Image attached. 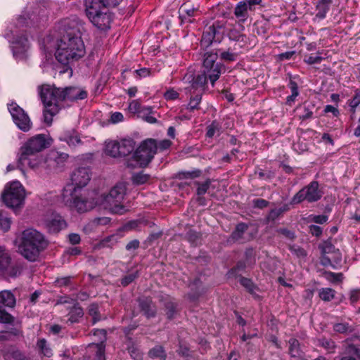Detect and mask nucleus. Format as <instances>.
<instances>
[{
	"instance_id": "1",
	"label": "nucleus",
	"mask_w": 360,
	"mask_h": 360,
	"mask_svg": "<svg viewBox=\"0 0 360 360\" xmlns=\"http://www.w3.org/2000/svg\"><path fill=\"white\" fill-rule=\"evenodd\" d=\"M59 27L64 32L60 39L55 56L58 62L66 64L77 60L86 53L82 34L85 31L84 23L77 17L72 16L62 20Z\"/></svg>"
},
{
	"instance_id": "2",
	"label": "nucleus",
	"mask_w": 360,
	"mask_h": 360,
	"mask_svg": "<svg viewBox=\"0 0 360 360\" xmlns=\"http://www.w3.org/2000/svg\"><path fill=\"white\" fill-rule=\"evenodd\" d=\"M172 144V142L169 139L158 141L147 139L140 144L132 157L127 160L126 165L131 169L146 167L152 161L157 153L168 150Z\"/></svg>"
},
{
	"instance_id": "3",
	"label": "nucleus",
	"mask_w": 360,
	"mask_h": 360,
	"mask_svg": "<svg viewBox=\"0 0 360 360\" xmlns=\"http://www.w3.org/2000/svg\"><path fill=\"white\" fill-rule=\"evenodd\" d=\"M95 195L94 192L83 191L72 186H65L61 194L64 205L78 213L89 212L98 206V198Z\"/></svg>"
},
{
	"instance_id": "4",
	"label": "nucleus",
	"mask_w": 360,
	"mask_h": 360,
	"mask_svg": "<svg viewBox=\"0 0 360 360\" xmlns=\"http://www.w3.org/2000/svg\"><path fill=\"white\" fill-rule=\"evenodd\" d=\"M52 139L44 134H37L29 139L20 148L19 163L27 165L32 169L37 168L42 162L39 153L49 147Z\"/></svg>"
},
{
	"instance_id": "5",
	"label": "nucleus",
	"mask_w": 360,
	"mask_h": 360,
	"mask_svg": "<svg viewBox=\"0 0 360 360\" xmlns=\"http://www.w3.org/2000/svg\"><path fill=\"white\" fill-rule=\"evenodd\" d=\"M37 91L44 105V121L50 125L52 123L53 116L64 108L63 88L44 84L38 86Z\"/></svg>"
},
{
	"instance_id": "6",
	"label": "nucleus",
	"mask_w": 360,
	"mask_h": 360,
	"mask_svg": "<svg viewBox=\"0 0 360 360\" xmlns=\"http://www.w3.org/2000/svg\"><path fill=\"white\" fill-rule=\"evenodd\" d=\"M47 245V241L40 232L33 229H27L22 233L18 251L25 259L34 262Z\"/></svg>"
},
{
	"instance_id": "7",
	"label": "nucleus",
	"mask_w": 360,
	"mask_h": 360,
	"mask_svg": "<svg viewBox=\"0 0 360 360\" xmlns=\"http://www.w3.org/2000/svg\"><path fill=\"white\" fill-rule=\"evenodd\" d=\"M127 192L124 183L117 184L106 194L98 198V206L115 214H122L127 210L122 205Z\"/></svg>"
},
{
	"instance_id": "8",
	"label": "nucleus",
	"mask_w": 360,
	"mask_h": 360,
	"mask_svg": "<svg viewBox=\"0 0 360 360\" xmlns=\"http://www.w3.org/2000/svg\"><path fill=\"white\" fill-rule=\"evenodd\" d=\"M2 200L9 208L21 207L25 198V189L18 181H12L5 186L1 195Z\"/></svg>"
},
{
	"instance_id": "9",
	"label": "nucleus",
	"mask_w": 360,
	"mask_h": 360,
	"mask_svg": "<svg viewBox=\"0 0 360 360\" xmlns=\"http://www.w3.org/2000/svg\"><path fill=\"white\" fill-rule=\"evenodd\" d=\"M136 143L131 138L110 141L105 143V153L112 158L125 157L134 151Z\"/></svg>"
},
{
	"instance_id": "10",
	"label": "nucleus",
	"mask_w": 360,
	"mask_h": 360,
	"mask_svg": "<svg viewBox=\"0 0 360 360\" xmlns=\"http://www.w3.org/2000/svg\"><path fill=\"white\" fill-rule=\"evenodd\" d=\"M218 53L217 51H211L205 53L202 62V70L208 75L209 79L213 86L214 82L219 78L223 69V65L217 62Z\"/></svg>"
},
{
	"instance_id": "11",
	"label": "nucleus",
	"mask_w": 360,
	"mask_h": 360,
	"mask_svg": "<svg viewBox=\"0 0 360 360\" xmlns=\"http://www.w3.org/2000/svg\"><path fill=\"white\" fill-rule=\"evenodd\" d=\"M319 183L316 181H311L309 185L300 190L292 198V202L298 204L306 200L308 202H313L319 200L323 192L319 189Z\"/></svg>"
},
{
	"instance_id": "12",
	"label": "nucleus",
	"mask_w": 360,
	"mask_h": 360,
	"mask_svg": "<svg viewBox=\"0 0 360 360\" xmlns=\"http://www.w3.org/2000/svg\"><path fill=\"white\" fill-rule=\"evenodd\" d=\"M8 109L11 113L13 122L17 127L23 131H28L32 126V123L28 115L17 103H12L8 105Z\"/></svg>"
},
{
	"instance_id": "13",
	"label": "nucleus",
	"mask_w": 360,
	"mask_h": 360,
	"mask_svg": "<svg viewBox=\"0 0 360 360\" xmlns=\"http://www.w3.org/2000/svg\"><path fill=\"white\" fill-rule=\"evenodd\" d=\"M261 3L262 0H242L236 5L234 15L239 22H245L248 19L250 13L254 11L255 7Z\"/></svg>"
},
{
	"instance_id": "14",
	"label": "nucleus",
	"mask_w": 360,
	"mask_h": 360,
	"mask_svg": "<svg viewBox=\"0 0 360 360\" xmlns=\"http://www.w3.org/2000/svg\"><path fill=\"white\" fill-rule=\"evenodd\" d=\"M103 9L90 8L86 13V15L91 22L97 27L101 30H105L110 27L111 22V15Z\"/></svg>"
},
{
	"instance_id": "15",
	"label": "nucleus",
	"mask_w": 360,
	"mask_h": 360,
	"mask_svg": "<svg viewBox=\"0 0 360 360\" xmlns=\"http://www.w3.org/2000/svg\"><path fill=\"white\" fill-rule=\"evenodd\" d=\"M91 180V172L88 167H78L75 169L70 176L71 184L73 188L81 189L85 187Z\"/></svg>"
},
{
	"instance_id": "16",
	"label": "nucleus",
	"mask_w": 360,
	"mask_h": 360,
	"mask_svg": "<svg viewBox=\"0 0 360 360\" xmlns=\"http://www.w3.org/2000/svg\"><path fill=\"white\" fill-rule=\"evenodd\" d=\"M87 97V92L77 86L63 88V98L64 108L69 106L72 103L78 100H83Z\"/></svg>"
},
{
	"instance_id": "17",
	"label": "nucleus",
	"mask_w": 360,
	"mask_h": 360,
	"mask_svg": "<svg viewBox=\"0 0 360 360\" xmlns=\"http://www.w3.org/2000/svg\"><path fill=\"white\" fill-rule=\"evenodd\" d=\"M12 50L15 57H20L25 54L30 48V44L25 34H21L15 37L12 41Z\"/></svg>"
},
{
	"instance_id": "18",
	"label": "nucleus",
	"mask_w": 360,
	"mask_h": 360,
	"mask_svg": "<svg viewBox=\"0 0 360 360\" xmlns=\"http://www.w3.org/2000/svg\"><path fill=\"white\" fill-rule=\"evenodd\" d=\"M60 139L66 142L71 148H75L77 146L82 144V141L78 132L72 129L64 131Z\"/></svg>"
},
{
	"instance_id": "19",
	"label": "nucleus",
	"mask_w": 360,
	"mask_h": 360,
	"mask_svg": "<svg viewBox=\"0 0 360 360\" xmlns=\"http://www.w3.org/2000/svg\"><path fill=\"white\" fill-rule=\"evenodd\" d=\"M207 78L209 79L208 75L202 70V74L198 75L191 84L190 93L202 94L207 84Z\"/></svg>"
},
{
	"instance_id": "20",
	"label": "nucleus",
	"mask_w": 360,
	"mask_h": 360,
	"mask_svg": "<svg viewBox=\"0 0 360 360\" xmlns=\"http://www.w3.org/2000/svg\"><path fill=\"white\" fill-rule=\"evenodd\" d=\"M48 230L52 233H57L65 226V222L60 216H55L46 221Z\"/></svg>"
},
{
	"instance_id": "21",
	"label": "nucleus",
	"mask_w": 360,
	"mask_h": 360,
	"mask_svg": "<svg viewBox=\"0 0 360 360\" xmlns=\"http://www.w3.org/2000/svg\"><path fill=\"white\" fill-rule=\"evenodd\" d=\"M165 311L169 320L173 319L178 313L177 303L170 297H167L164 302Z\"/></svg>"
},
{
	"instance_id": "22",
	"label": "nucleus",
	"mask_w": 360,
	"mask_h": 360,
	"mask_svg": "<svg viewBox=\"0 0 360 360\" xmlns=\"http://www.w3.org/2000/svg\"><path fill=\"white\" fill-rule=\"evenodd\" d=\"M141 310L148 317H154L156 314V308L152 300L148 298L143 299L139 303Z\"/></svg>"
},
{
	"instance_id": "23",
	"label": "nucleus",
	"mask_w": 360,
	"mask_h": 360,
	"mask_svg": "<svg viewBox=\"0 0 360 360\" xmlns=\"http://www.w3.org/2000/svg\"><path fill=\"white\" fill-rule=\"evenodd\" d=\"M248 226L245 223L238 224L231 235V239L236 242H243L244 235L248 230Z\"/></svg>"
},
{
	"instance_id": "24",
	"label": "nucleus",
	"mask_w": 360,
	"mask_h": 360,
	"mask_svg": "<svg viewBox=\"0 0 360 360\" xmlns=\"http://www.w3.org/2000/svg\"><path fill=\"white\" fill-rule=\"evenodd\" d=\"M155 114V112L153 111V109L150 106H144L141 108V110L140 111V114L138 115V117L143 119L144 121L150 123V124H155L158 122L157 119L153 116Z\"/></svg>"
},
{
	"instance_id": "25",
	"label": "nucleus",
	"mask_w": 360,
	"mask_h": 360,
	"mask_svg": "<svg viewBox=\"0 0 360 360\" xmlns=\"http://www.w3.org/2000/svg\"><path fill=\"white\" fill-rule=\"evenodd\" d=\"M5 360H27L25 355L18 349L10 347L4 352Z\"/></svg>"
},
{
	"instance_id": "26",
	"label": "nucleus",
	"mask_w": 360,
	"mask_h": 360,
	"mask_svg": "<svg viewBox=\"0 0 360 360\" xmlns=\"http://www.w3.org/2000/svg\"><path fill=\"white\" fill-rule=\"evenodd\" d=\"M332 0H319L316 4L318 11L316 16L319 18H324L327 12L329 11Z\"/></svg>"
},
{
	"instance_id": "27",
	"label": "nucleus",
	"mask_w": 360,
	"mask_h": 360,
	"mask_svg": "<svg viewBox=\"0 0 360 360\" xmlns=\"http://www.w3.org/2000/svg\"><path fill=\"white\" fill-rule=\"evenodd\" d=\"M0 303L8 307H13L15 304L14 295L8 290L0 292Z\"/></svg>"
},
{
	"instance_id": "28",
	"label": "nucleus",
	"mask_w": 360,
	"mask_h": 360,
	"mask_svg": "<svg viewBox=\"0 0 360 360\" xmlns=\"http://www.w3.org/2000/svg\"><path fill=\"white\" fill-rule=\"evenodd\" d=\"M214 27H209L202 34L201 39V45L208 46L210 45L215 37Z\"/></svg>"
},
{
	"instance_id": "29",
	"label": "nucleus",
	"mask_w": 360,
	"mask_h": 360,
	"mask_svg": "<svg viewBox=\"0 0 360 360\" xmlns=\"http://www.w3.org/2000/svg\"><path fill=\"white\" fill-rule=\"evenodd\" d=\"M148 355L153 359H159L160 360H166L167 354L161 345H156L148 352Z\"/></svg>"
},
{
	"instance_id": "30",
	"label": "nucleus",
	"mask_w": 360,
	"mask_h": 360,
	"mask_svg": "<svg viewBox=\"0 0 360 360\" xmlns=\"http://www.w3.org/2000/svg\"><path fill=\"white\" fill-rule=\"evenodd\" d=\"M108 4V0H85L86 12L90 8L105 9L106 5Z\"/></svg>"
},
{
	"instance_id": "31",
	"label": "nucleus",
	"mask_w": 360,
	"mask_h": 360,
	"mask_svg": "<svg viewBox=\"0 0 360 360\" xmlns=\"http://www.w3.org/2000/svg\"><path fill=\"white\" fill-rule=\"evenodd\" d=\"M289 343V353L292 357H299L302 354L299 341L295 338H290Z\"/></svg>"
},
{
	"instance_id": "32",
	"label": "nucleus",
	"mask_w": 360,
	"mask_h": 360,
	"mask_svg": "<svg viewBox=\"0 0 360 360\" xmlns=\"http://www.w3.org/2000/svg\"><path fill=\"white\" fill-rule=\"evenodd\" d=\"M84 315V311L82 307L79 306H74L69 313V318L68 321L71 323L79 321V319Z\"/></svg>"
},
{
	"instance_id": "33",
	"label": "nucleus",
	"mask_w": 360,
	"mask_h": 360,
	"mask_svg": "<svg viewBox=\"0 0 360 360\" xmlns=\"http://www.w3.org/2000/svg\"><path fill=\"white\" fill-rule=\"evenodd\" d=\"M37 346L40 352L44 356L50 357L53 353L51 348L49 347L47 342L45 339H39L37 341Z\"/></svg>"
},
{
	"instance_id": "34",
	"label": "nucleus",
	"mask_w": 360,
	"mask_h": 360,
	"mask_svg": "<svg viewBox=\"0 0 360 360\" xmlns=\"http://www.w3.org/2000/svg\"><path fill=\"white\" fill-rule=\"evenodd\" d=\"M88 314L92 318L93 323L101 320V314L98 305L96 303L91 304L88 307Z\"/></svg>"
},
{
	"instance_id": "35",
	"label": "nucleus",
	"mask_w": 360,
	"mask_h": 360,
	"mask_svg": "<svg viewBox=\"0 0 360 360\" xmlns=\"http://www.w3.org/2000/svg\"><path fill=\"white\" fill-rule=\"evenodd\" d=\"M190 101L187 105V109L193 110L199 108V105L202 99V94L195 93L191 94Z\"/></svg>"
},
{
	"instance_id": "36",
	"label": "nucleus",
	"mask_w": 360,
	"mask_h": 360,
	"mask_svg": "<svg viewBox=\"0 0 360 360\" xmlns=\"http://www.w3.org/2000/svg\"><path fill=\"white\" fill-rule=\"evenodd\" d=\"M11 224V219L8 217L4 211L0 210V229L3 231L6 232L10 229Z\"/></svg>"
},
{
	"instance_id": "37",
	"label": "nucleus",
	"mask_w": 360,
	"mask_h": 360,
	"mask_svg": "<svg viewBox=\"0 0 360 360\" xmlns=\"http://www.w3.org/2000/svg\"><path fill=\"white\" fill-rule=\"evenodd\" d=\"M335 293V291L333 289L330 288H323L319 291V297L322 300L329 302L334 298Z\"/></svg>"
},
{
	"instance_id": "38",
	"label": "nucleus",
	"mask_w": 360,
	"mask_h": 360,
	"mask_svg": "<svg viewBox=\"0 0 360 360\" xmlns=\"http://www.w3.org/2000/svg\"><path fill=\"white\" fill-rule=\"evenodd\" d=\"M131 179L134 184L141 185L149 181L150 176L143 172H138L132 176Z\"/></svg>"
},
{
	"instance_id": "39",
	"label": "nucleus",
	"mask_w": 360,
	"mask_h": 360,
	"mask_svg": "<svg viewBox=\"0 0 360 360\" xmlns=\"http://www.w3.org/2000/svg\"><path fill=\"white\" fill-rule=\"evenodd\" d=\"M221 132V127L219 122L214 121L210 125H209L207 128V136L209 138H212L215 135L219 136Z\"/></svg>"
},
{
	"instance_id": "40",
	"label": "nucleus",
	"mask_w": 360,
	"mask_h": 360,
	"mask_svg": "<svg viewBox=\"0 0 360 360\" xmlns=\"http://www.w3.org/2000/svg\"><path fill=\"white\" fill-rule=\"evenodd\" d=\"M314 108V105H311V104H309V105H306L304 104V106H303V112L299 115V118L300 120H308V119H310L313 117V110Z\"/></svg>"
},
{
	"instance_id": "41",
	"label": "nucleus",
	"mask_w": 360,
	"mask_h": 360,
	"mask_svg": "<svg viewBox=\"0 0 360 360\" xmlns=\"http://www.w3.org/2000/svg\"><path fill=\"white\" fill-rule=\"evenodd\" d=\"M143 107L144 106L141 105L140 100H132L129 103L128 110L131 113L137 114V115H139L141 108Z\"/></svg>"
},
{
	"instance_id": "42",
	"label": "nucleus",
	"mask_w": 360,
	"mask_h": 360,
	"mask_svg": "<svg viewBox=\"0 0 360 360\" xmlns=\"http://www.w3.org/2000/svg\"><path fill=\"white\" fill-rule=\"evenodd\" d=\"M10 263V257L4 248L0 247V269H6Z\"/></svg>"
},
{
	"instance_id": "43",
	"label": "nucleus",
	"mask_w": 360,
	"mask_h": 360,
	"mask_svg": "<svg viewBox=\"0 0 360 360\" xmlns=\"http://www.w3.org/2000/svg\"><path fill=\"white\" fill-rule=\"evenodd\" d=\"M319 345L323 347L328 352L332 353L335 347V343L333 340L326 338H321L318 340Z\"/></svg>"
},
{
	"instance_id": "44",
	"label": "nucleus",
	"mask_w": 360,
	"mask_h": 360,
	"mask_svg": "<svg viewBox=\"0 0 360 360\" xmlns=\"http://www.w3.org/2000/svg\"><path fill=\"white\" fill-rule=\"evenodd\" d=\"M348 103L349 107L351 108V111L354 113L356 111V108L360 104V90L356 89L355 91L354 96L353 98L348 101Z\"/></svg>"
},
{
	"instance_id": "45",
	"label": "nucleus",
	"mask_w": 360,
	"mask_h": 360,
	"mask_svg": "<svg viewBox=\"0 0 360 360\" xmlns=\"http://www.w3.org/2000/svg\"><path fill=\"white\" fill-rule=\"evenodd\" d=\"M245 254H246V256H247V264L245 263H243V262H238L237 266H236V269L240 270V269H243L244 268H245L247 266H250L251 264H252L254 262H255V259H252L250 257L252 256L253 255V250L252 249L250 250H248L246 252H245Z\"/></svg>"
},
{
	"instance_id": "46",
	"label": "nucleus",
	"mask_w": 360,
	"mask_h": 360,
	"mask_svg": "<svg viewBox=\"0 0 360 360\" xmlns=\"http://www.w3.org/2000/svg\"><path fill=\"white\" fill-rule=\"evenodd\" d=\"M197 186V194L198 195H204L210 188L211 181L210 179L206 180L205 181L202 183L195 182V183Z\"/></svg>"
},
{
	"instance_id": "47",
	"label": "nucleus",
	"mask_w": 360,
	"mask_h": 360,
	"mask_svg": "<svg viewBox=\"0 0 360 360\" xmlns=\"http://www.w3.org/2000/svg\"><path fill=\"white\" fill-rule=\"evenodd\" d=\"M323 60V58L319 55H307L304 56V61L309 65L319 64Z\"/></svg>"
},
{
	"instance_id": "48",
	"label": "nucleus",
	"mask_w": 360,
	"mask_h": 360,
	"mask_svg": "<svg viewBox=\"0 0 360 360\" xmlns=\"http://www.w3.org/2000/svg\"><path fill=\"white\" fill-rule=\"evenodd\" d=\"M68 158V155L65 153H54L52 154L51 159H53L56 165L60 166L63 165Z\"/></svg>"
},
{
	"instance_id": "49",
	"label": "nucleus",
	"mask_w": 360,
	"mask_h": 360,
	"mask_svg": "<svg viewBox=\"0 0 360 360\" xmlns=\"http://www.w3.org/2000/svg\"><path fill=\"white\" fill-rule=\"evenodd\" d=\"M240 283L244 288H246V290L249 292H250V293L254 292L255 287L250 279L245 278V277H242L240 279Z\"/></svg>"
},
{
	"instance_id": "50",
	"label": "nucleus",
	"mask_w": 360,
	"mask_h": 360,
	"mask_svg": "<svg viewBox=\"0 0 360 360\" xmlns=\"http://www.w3.org/2000/svg\"><path fill=\"white\" fill-rule=\"evenodd\" d=\"M13 321V317L0 308V323H11Z\"/></svg>"
},
{
	"instance_id": "51",
	"label": "nucleus",
	"mask_w": 360,
	"mask_h": 360,
	"mask_svg": "<svg viewBox=\"0 0 360 360\" xmlns=\"http://www.w3.org/2000/svg\"><path fill=\"white\" fill-rule=\"evenodd\" d=\"M289 250L292 254L298 257H304L307 255L305 250L297 245H290Z\"/></svg>"
},
{
	"instance_id": "52",
	"label": "nucleus",
	"mask_w": 360,
	"mask_h": 360,
	"mask_svg": "<svg viewBox=\"0 0 360 360\" xmlns=\"http://www.w3.org/2000/svg\"><path fill=\"white\" fill-rule=\"evenodd\" d=\"M235 34H237L236 30H231L229 33V37L231 40L243 42V44L247 43V37L244 34H238V37H235Z\"/></svg>"
},
{
	"instance_id": "53",
	"label": "nucleus",
	"mask_w": 360,
	"mask_h": 360,
	"mask_svg": "<svg viewBox=\"0 0 360 360\" xmlns=\"http://www.w3.org/2000/svg\"><path fill=\"white\" fill-rule=\"evenodd\" d=\"M96 360H105V347L103 344H97L96 345Z\"/></svg>"
},
{
	"instance_id": "54",
	"label": "nucleus",
	"mask_w": 360,
	"mask_h": 360,
	"mask_svg": "<svg viewBox=\"0 0 360 360\" xmlns=\"http://www.w3.org/2000/svg\"><path fill=\"white\" fill-rule=\"evenodd\" d=\"M221 58L225 61H234L236 60L237 54L230 51H224L220 55Z\"/></svg>"
},
{
	"instance_id": "55",
	"label": "nucleus",
	"mask_w": 360,
	"mask_h": 360,
	"mask_svg": "<svg viewBox=\"0 0 360 360\" xmlns=\"http://www.w3.org/2000/svg\"><path fill=\"white\" fill-rule=\"evenodd\" d=\"M349 324L345 323H338L333 326L335 331L340 333H346L349 329Z\"/></svg>"
},
{
	"instance_id": "56",
	"label": "nucleus",
	"mask_w": 360,
	"mask_h": 360,
	"mask_svg": "<svg viewBox=\"0 0 360 360\" xmlns=\"http://www.w3.org/2000/svg\"><path fill=\"white\" fill-rule=\"evenodd\" d=\"M179 95V94L176 91L173 89H170L165 93L164 97L167 101H173L178 98Z\"/></svg>"
},
{
	"instance_id": "57",
	"label": "nucleus",
	"mask_w": 360,
	"mask_h": 360,
	"mask_svg": "<svg viewBox=\"0 0 360 360\" xmlns=\"http://www.w3.org/2000/svg\"><path fill=\"white\" fill-rule=\"evenodd\" d=\"M309 219L316 224H324L328 220V217L326 215H310Z\"/></svg>"
},
{
	"instance_id": "58",
	"label": "nucleus",
	"mask_w": 360,
	"mask_h": 360,
	"mask_svg": "<svg viewBox=\"0 0 360 360\" xmlns=\"http://www.w3.org/2000/svg\"><path fill=\"white\" fill-rule=\"evenodd\" d=\"M71 281V277H63L56 280V285L58 287L68 286Z\"/></svg>"
},
{
	"instance_id": "59",
	"label": "nucleus",
	"mask_w": 360,
	"mask_h": 360,
	"mask_svg": "<svg viewBox=\"0 0 360 360\" xmlns=\"http://www.w3.org/2000/svg\"><path fill=\"white\" fill-rule=\"evenodd\" d=\"M124 116L120 112H113L110 116V122L113 124L118 123L120 122L123 121Z\"/></svg>"
},
{
	"instance_id": "60",
	"label": "nucleus",
	"mask_w": 360,
	"mask_h": 360,
	"mask_svg": "<svg viewBox=\"0 0 360 360\" xmlns=\"http://www.w3.org/2000/svg\"><path fill=\"white\" fill-rule=\"evenodd\" d=\"M326 278L329 281H340L342 280V274H335L333 272H327L326 273Z\"/></svg>"
},
{
	"instance_id": "61",
	"label": "nucleus",
	"mask_w": 360,
	"mask_h": 360,
	"mask_svg": "<svg viewBox=\"0 0 360 360\" xmlns=\"http://www.w3.org/2000/svg\"><path fill=\"white\" fill-rule=\"evenodd\" d=\"M136 277H137L136 274H129L122 279L121 283L124 286H126V285H129V283H131L132 281H134Z\"/></svg>"
},
{
	"instance_id": "62",
	"label": "nucleus",
	"mask_w": 360,
	"mask_h": 360,
	"mask_svg": "<svg viewBox=\"0 0 360 360\" xmlns=\"http://www.w3.org/2000/svg\"><path fill=\"white\" fill-rule=\"evenodd\" d=\"M69 242L72 245L79 244L81 241L80 236L77 233H70L68 236Z\"/></svg>"
},
{
	"instance_id": "63",
	"label": "nucleus",
	"mask_w": 360,
	"mask_h": 360,
	"mask_svg": "<svg viewBox=\"0 0 360 360\" xmlns=\"http://www.w3.org/2000/svg\"><path fill=\"white\" fill-rule=\"evenodd\" d=\"M360 297V290H354L350 292L349 300L352 303L356 302Z\"/></svg>"
},
{
	"instance_id": "64",
	"label": "nucleus",
	"mask_w": 360,
	"mask_h": 360,
	"mask_svg": "<svg viewBox=\"0 0 360 360\" xmlns=\"http://www.w3.org/2000/svg\"><path fill=\"white\" fill-rule=\"evenodd\" d=\"M285 210V209L281 208L272 210L269 213V217L272 220H274L278 217Z\"/></svg>"
}]
</instances>
